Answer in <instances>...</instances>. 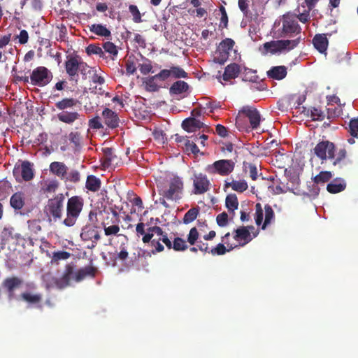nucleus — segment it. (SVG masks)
Listing matches in <instances>:
<instances>
[{
  "instance_id": "nucleus-1",
  "label": "nucleus",
  "mask_w": 358,
  "mask_h": 358,
  "mask_svg": "<svg viewBox=\"0 0 358 358\" xmlns=\"http://www.w3.org/2000/svg\"><path fill=\"white\" fill-rule=\"evenodd\" d=\"M136 231L138 237L142 236V241L144 243H148L152 248L151 252L153 254L161 252L164 250L160 241H162L168 249H173V242L160 227H150L145 230V224L139 222L136 225Z\"/></svg>"
},
{
  "instance_id": "nucleus-59",
  "label": "nucleus",
  "mask_w": 358,
  "mask_h": 358,
  "mask_svg": "<svg viewBox=\"0 0 358 358\" xmlns=\"http://www.w3.org/2000/svg\"><path fill=\"white\" fill-rule=\"evenodd\" d=\"M127 73L129 75L134 74L136 71V62L134 58L129 57L125 64Z\"/></svg>"
},
{
  "instance_id": "nucleus-37",
  "label": "nucleus",
  "mask_w": 358,
  "mask_h": 358,
  "mask_svg": "<svg viewBox=\"0 0 358 358\" xmlns=\"http://www.w3.org/2000/svg\"><path fill=\"white\" fill-rule=\"evenodd\" d=\"M242 74V80L243 81H249L252 83H255L257 81L258 76H257V71L245 67L244 70L241 72Z\"/></svg>"
},
{
  "instance_id": "nucleus-29",
  "label": "nucleus",
  "mask_w": 358,
  "mask_h": 358,
  "mask_svg": "<svg viewBox=\"0 0 358 358\" xmlns=\"http://www.w3.org/2000/svg\"><path fill=\"white\" fill-rule=\"evenodd\" d=\"M225 187H231L234 191L242 193L248 188V185L245 180H235L231 182H225Z\"/></svg>"
},
{
  "instance_id": "nucleus-9",
  "label": "nucleus",
  "mask_w": 358,
  "mask_h": 358,
  "mask_svg": "<svg viewBox=\"0 0 358 358\" xmlns=\"http://www.w3.org/2000/svg\"><path fill=\"white\" fill-rule=\"evenodd\" d=\"M235 163L231 159H220L205 168V171L210 175H220L226 176L229 175L234 169Z\"/></svg>"
},
{
  "instance_id": "nucleus-16",
  "label": "nucleus",
  "mask_w": 358,
  "mask_h": 358,
  "mask_svg": "<svg viewBox=\"0 0 358 358\" xmlns=\"http://www.w3.org/2000/svg\"><path fill=\"white\" fill-rule=\"evenodd\" d=\"M253 235L251 236L250 232L248 227L244 226L240 227L239 228L234 229L233 231V237L234 240L239 243L238 246H244L248 243H250L253 238H255L258 234L259 231H256L255 232H252Z\"/></svg>"
},
{
  "instance_id": "nucleus-33",
  "label": "nucleus",
  "mask_w": 358,
  "mask_h": 358,
  "mask_svg": "<svg viewBox=\"0 0 358 358\" xmlns=\"http://www.w3.org/2000/svg\"><path fill=\"white\" fill-rule=\"evenodd\" d=\"M188 84L182 80H178L173 83L170 87V93L172 94H180L188 90Z\"/></svg>"
},
{
  "instance_id": "nucleus-20",
  "label": "nucleus",
  "mask_w": 358,
  "mask_h": 358,
  "mask_svg": "<svg viewBox=\"0 0 358 358\" xmlns=\"http://www.w3.org/2000/svg\"><path fill=\"white\" fill-rule=\"evenodd\" d=\"M102 116L105 124L110 129H115L119 127L120 119L118 115L108 108L102 111Z\"/></svg>"
},
{
  "instance_id": "nucleus-53",
  "label": "nucleus",
  "mask_w": 358,
  "mask_h": 358,
  "mask_svg": "<svg viewBox=\"0 0 358 358\" xmlns=\"http://www.w3.org/2000/svg\"><path fill=\"white\" fill-rule=\"evenodd\" d=\"M348 132L352 137L358 138V118L350 121Z\"/></svg>"
},
{
  "instance_id": "nucleus-51",
  "label": "nucleus",
  "mask_w": 358,
  "mask_h": 358,
  "mask_svg": "<svg viewBox=\"0 0 358 358\" xmlns=\"http://www.w3.org/2000/svg\"><path fill=\"white\" fill-rule=\"evenodd\" d=\"M129 10L133 17V21L136 23H140L142 22L141 14L136 5H130L129 6Z\"/></svg>"
},
{
  "instance_id": "nucleus-43",
  "label": "nucleus",
  "mask_w": 358,
  "mask_h": 358,
  "mask_svg": "<svg viewBox=\"0 0 358 358\" xmlns=\"http://www.w3.org/2000/svg\"><path fill=\"white\" fill-rule=\"evenodd\" d=\"M71 257V253L67 251H57L52 253V263L59 264L60 260H66Z\"/></svg>"
},
{
  "instance_id": "nucleus-28",
  "label": "nucleus",
  "mask_w": 358,
  "mask_h": 358,
  "mask_svg": "<svg viewBox=\"0 0 358 358\" xmlns=\"http://www.w3.org/2000/svg\"><path fill=\"white\" fill-rule=\"evenodd\" d=\"M313 43L320 53H324L327 49L328 40L325 34H316L313 39Z\"/></svg>"
},
{
  "instance_id": "nucleus-64",
  "label": "nucleus",
  "mask_w": 358,
  "mask_h": 358,
  "mask_svg": "<svg viewBox=\"0 0 358 358\" xmlns=\"http://www.w3.org/2000/svg\"><path fill=\"white\" fill-rule=\"evenodd\" d=\"M120 231L118 225L113 224L109 227L104 226V233L106 236L116 235Z\"/></svg>"
},
{
  "instance_id": "nucleus-49",
  "label": "nucleus",
  "mask_w": 358,
  "mask_h": 358,
  "mask_svg": "<svg viewBox=\"0 0 358 358\" xmlns=\"http://www.w3.org/2000/svg\"><path fill=\"white\" fill-rule=\"evenodd\" d=\"M244 169L246 172H249V176L252 180H257L258 171L255 164L252 163L244 164Z\"/></svg>"
},
{
  "instance_id": "nucleus-44",
  "label": "nucleus",
  "mask_w": 358,
  "mask_h": 358,
  "mask_svg": "<svg viewBox=\"0 0 358 358\" xmlns=\"http://www.w3.org/2000/svg\"><path fill=\"white\" fill-rule=\"evenodd\" d=\"M86 52L87 55H97L100 57L103 58L105 56L104 51L102 48L95 44H90L86 48Z\"/></svg>"
},
{
  "instance_id": "nucleus-42",
  "label": "nucleus",
  "mask_w": 358,
  "mask_h": 358,
  "mask_svg": "<svg viewBox=\"0 0 358 358\" xmlns=\"http://www.w3.org/2000/svg\"><path fill=\"white\" fill-rule=\"evenodd\" d=\"M265 219L262 224V229H265L266 226L269 224L274 218L275 214L272 207L269 204L264 206Z\"/></svg>"
},
{
  "instance_id": "nucleus-63",
  "label": "nucleus",
  "mask_w": 358,
  "mask_h": 358,
  "mask_svg": "<svg viewBox=\"0 0 358 358\" xmlns=\"http://www.w3.org/2000/svg\"><path fill=\"white\" fill-rule=\"evenodd\" d=\"M64 179L71 182H78L80 179V173L76 170L71 171L70 173H69L68 175L66 176Z\"/></svg>"
},
{
  "instance_id": "nucleus-17",
  "label": "nucleus",
  "mask_w": 358,
  "mask_h": 358,
  "mask_svg": "<svg viewBox=\"0 0 358 358\" xmlns=\"http://www.w3.org/2000/svg\"><path fill=\"white\" fill-rule=\"evenodd\" d=\"M22 283L23 280L17 276H12L4 279L2 282V286L7 292L9 300H12L15 298V291L19 289Z\"/></svg>"
},
{
  "instance_id": "nucleus-27",
  "label": "nucleus",
  "mask_w": 358,
  "mask_h": 358,
  "mask_svg": "<svg viewBox=\"0 0 358 358\" xmlns=\"http://www.w3.org/2000/svg\"><path fill=\"white\" fill-rule=\"evenodd\" d=\"M287 69L285 66H273L267 71V76L274 80H282L287 76Z\"/></svg>"
},
{
  "instance_id": "nucleus-24",
  "label": "nucleus",
  "mask_w": 358,
  "mask_h": 358,
  "mask_svg": "<svg viewBox=\"0 0 358 358\" xmlns=\"http://www.w3.org/2000/svg\"><path fill=\"white\" fill-rule=\"evenodd\" d=\"M241 69L239 64L232 63L225 67L222 78L225 81H229L231 79H235L241 73Z\"/></svg>"
},
{
  "instance_id": "nucleus-13",
  "label": "nucleus",
  "mask_w": 358,
  "mask_h": 358,
  "mask_svg": "<svg viewBox=\"0 0 358 358\" xmlns=\"http://www.w3.org/2000/svg\"><path fill=\"white\" fill-rule=\"evenodd\" d=\"M335 145L329 141H322L319 142L314 148V154L322 162L327 160V159H334Z\"/></svg>"
},
{
  "instance_id": "nucleus-31",
  "label": "nucleus",
  "mask_w": 358,
  "mask_h": 358,
  "mask_svg": "<svg viewBox=\"0 0 358 358\" xmlns=\"http://www.w3.org/2000/svg\"><path fill=\"white\" fill-rule=\"evenodd\" d=\"M103 157L102 158V165L104 168H108L113 165L116 156L114 155L113 149L111 148H105L103 149Z\"/></svg>"
},
{
  "instance_id": "nucleus-61",
  "label": "nucleus",
  "mask_w": 358,
  "mask_h": 358,
  "mask_svg": "<svg viewBox=\"0 0 358 358\" xmlns=\"http://www.w3.org/2000/svg\"><path fill=\"white\" fill-rule=\"evenodd\" d=\"M217 224L220 227H225L228 224V215L227 213L223 212L217 215L216 217Z\"/></svg>"
},
{
  "instance_id": "nucleus-40",
  "label": "nucleus",
  "mask_w": 358,
  "mask_h": 358,
  "mask_svg": "<svg viewBox=\"0 0 358 358\" xmlns=\"http://www.w3.org/2000/svg\"><path fill=\"white\" fill-rule=\"evenodd\" d=\"M332 178V173L330 171H321L313 178V182L315 184H324Z\"/></svg>"
},
{
  "instance_id": "nucleus-36",
  "label": "nucleus",
  "mask_w": 358,
  "mask_h": 358,
  "mask_svg": "<svg viewBox=\"0 0 358 358\" xmlns=\"http://www.w3.org/2000/svg\"><path fill=\"white\" fill-rule=\"evenodd\" d=\"M224 245L225 244L224 243H218L215 248H213L210 250V253H211L213 255H223L227 252H229L238 247V245H230L228 247V248H227Z\"/></svg>"
},
{
  "instance_id": "nucleus-46",
  "label": "nucleus",
  "mask_w": 358,
  "mask_h": 358,
  "mask_svg": "<svg viewBox=\"0 0 358 358\" xmlns=\"http://www.w3.org/2000/svg\"><path fill=\"white\" fill-rule=\"evenodd\" d=\"M11 187L7 181H0V201L4 200L10 194Z\"/></svg>"
},
{
  "instance_id": "nucleus-45",
  "label": "nucleus",
  "mask_w": 358,
  "mask_h": 358,
  "mask_svg": "<svg viewBox=\"0 0 358 358\" xmlns=\"http://www.w3.org/2000/svg\"><path fill=\"white\" fill-rule=\"evenodd\" d=\"M188 248L186 241L180 237H176L173 241V249L175 251H185Z\"/></svg>"
},
{
  "instance_id": "nucleus-4",
  "label": "nucleus",
  "mask_w": 358,
  "mask_h": 358,
  "mask_svg": "<svg viewBox=\"0 0 358 358\" xmlns=\"http://www.w3.org/2000/svg\"><path fill=\"white\" fill-rule=\"evenodd\" d=\"M84 199L80 196L70 197L66 203V217L63 224L66 227H73L77 222L83 209Z\"/></svg>"
},
{
  "instance_id": "nucleus-14",
  "label": "nucleus",
  "mask_w": 358,
  "mask_h": 358,
  "mask_svg": "<svg viewBox=\"0 0 358 358\" xmlns=\"http://www.w3.org/2000/svg\"><path fill=\"white\" fill-rule=\"evenodd\" d=\"M75 266L67 264L65 266L63 274L59 278L53 280L55 286L60 289H64L71 285V280H74Z\"/></svg>"
},
{
  "instance_id": "nucleus-62",
  "label": "nucleus",
  "mask_w": 358,
  "mask_h": 358,
  "mask_svg": "<svg viewBox=\"0 0 358 358\" xmlns=\"http://www.w3.org/2000/svg\"><path fill=\"white\" fill-rule=\"evenodd\" d=\"M347 152L345 149H341L336 155V157L334 156V159H333V165L336 166L339 164L343 160H344L346 157Z\"/></svg>"
},
{
  "instance_id": "nucleus-47",
  "label": "nucleus",
  "mask_w": 358,
  "mask_h": 358,
  "mask_svg": "<svg viewBox=\"0 0 358 358\" xmlns=\"http://www.w3.org/2000/svg\"><path fill=\"white\" fill-rule=\"evenodd\" d=\"M169 71L171 77L175 78H185L187 77V73L179 66H172Z\"/></svg>"
},
{
  "instance_id": "nucleus-18",
  "label": "nucleus",
  "mask_w": 358,
  "mask_h": 358,
  "mask_svg": "<svg viewBox=\"0 0 358 358\" xmlns=\"http://www.w3.org/2000/svg\"><path fill=\"white\" fill-rule=\"evenodd\" d=\"M244 114L249 120L250 127L257 129L261 122V115L257 108L252 106H244L239 110V114Z\"/></svg>"
},
{
  "instance_id": "nucleus-41",
  "label": "nucleus",
  "mask_w": 358,
  "mask_h": 358,
  "mask_svg": "<svg viewBox=\"0 0 358 358\" xmlns=\"http://www.w3.org/2000/svg\"><path fill=\"white\" fill-rule=\"evenodd\" d=\"M329 107L327 108V119H334L338 117L342 114V108L341 106H335L333 104L328 103Z\"/></svg>"
},
{
  "instance_id": "nucleus-23",
  "label": "nucleus",
  "mask_w": 358,
  "mask_h": 358,
  "mask_svg": "<svg viewBox=\"0 0 358 358\" xmlns=\"http://www.w3.org/2000/svg\"><path fill=\"white\" fill-rule=\"evenodd\" d=\"M96 268L92 266L81 268L75 272L74 280L77 282H79L87 277L94 278L96 275Z\"/></svg>"
},
{
  "instance_id": "nucleus-15",
  "label": "nucleus",
  "mask_w": 358,
  "mask_h": 358,
  "mask_svg": "<svg viewBox=\"0 0 358 358\" xmlns=\"http://www.w3.org/2000/svg\"><path fill=\"white\" fill-rule=\"evenodd\" d=\"M193 176L194 194H202L210 189V182L206 175L194 173Z\"/></svg>"
},
{
  "instance_id": "nucleus-3",
  "label": "nucleus",
  "mask_w": 358,
  "mask_h": 358,
  "mask_svg": "<svg viewBox=\"0 0 358 358\" xmlns=\"http://www.w3.org/2000/svg\"><path fill=\"white\" fill-rule=\"evenodd\" d=\"M78 101L74 98H64L55 103L57 109L62 110L57 115V119L65 124H72L76 121L80 120L81 115L77 111L66 110L67 108H71L76 106Z\"/></svg>"
},
{
  "instance_id": "nucleus-55",
  "label": "nucleus",
  "mask_w": 358,
  "mask_h": 358,
  "mask_svg": "<svg viewBox=\"0 0 358 358\" xmlns=\"http://www.w3.org/2000/svg\"><path fill=\"white\" fill-rule=\"evenodd\" d=\"M185 150L186 152H190L194 155L199 152V149L195 142L190 139H186V142L185 143Z\"/></svg>"
},
{
  "instance_id": "nucleus-11",
  "label": "nucleus",
  "mask_w": 358,
  "mask_h": 358,
  "mask_svg": "<svg viewBox=\"0 0 358 358\" xmlns=\"http://www.w3.org/2000/svg\"><path fill=\"white\" fill-rule=\"evenodd\" d=\"M235 45L233 39L227 38L222 40L218 45L214 57V62L219 64H224L228 59L229 51L231 50Z\"/></svg>"
},
{
  "instance_id": "nucleus-6",
  "label": "nucleus",
  "mask_w": 358,
  "mask_h": 358,
  "mask_svg": "<svg viewBox=\"0 0 358 358\" xmlns=\"http://www.w3.org/2000/svg\"><path fill=\"white\" fill-rule=\"evenodd\" d=\"M65 196L62 193L56 194L53 198L48 199L45 207V212L49 217L55 221L60 220L62 217Z\"/></svg>"
},
{
  "instance_id": "nucleus-58",
  "label": "nucleus",
  "mask_w": 358,
  "mask_h": 358,
  "mask_svg": "<svg viewBox=\"0 0 358 358\" xmlns=\"http://www.w3.org/2000/svg\"><path fill=\"white\" fill-rule=\"evenodd\" d=\"M319 1V0H305L304 3L306 6L303 5V3L301 4V11H308V13L310 15V12L311 10H313L317 3Z\"/></svg>"
},
{
  "instance_id": "nucleus-8",
  "label": "nucleus",
  "mask_w": 358,
  "mask_h": 358,
  "mask_svg": "<svg viewBox=\"0 0 358 358\" xmlns=\"http://www.w3.org/2000/svg\"><path fill=\"white\" fill-rule=\"evenodd\" d=\"M26 287L27 289L20 294V299L29 306L41 308L43 299V294L36 292V285L34 282L27 283Z\"/></svg>"
},
{
  "instance_id": "nucleus-32",
  "label": "nucleus",
  "mask_w": 358,
  "mask_h": 358,
  "mask_svg": "<svg viewBox=\"0 0 358 358\" xmlns=\"http://www.w3.org/2000/svg\"><path fill=\"white\" fill-rule=\"evenodd\" d=\"M10 204L15 210H21L24 205V199L22 193L16 192L13 194L10 199Z\"/></svg>"
},
{
  "instance_id": "nucleus-10",
  "label": "nucleus",
  "mask_w": 358,
  "mask_h": 358,
  "mask_svg": "<svg viewBox=\"0 0 358 358\" xmlns=\"http://www.w3.org/2000/svg\"><path fill=\"white\" fill-rule=\"evenodd\" d=\"M53 78L52 73L45 66L35 68L29 77L32 85L44 87L50 83Z\"/></svg>"
},
{
  "instance_id": "nucleus-56",
  "label": "nucleus",
  "mask_w": 358,
  "mask_h": 358,
  "mask_svg": "<svg viewBox=\"0 0 358 358\" xmlns=\"http://www.w3.org/2000/svg\"><path fill=\"white\" fill-rule=\"evenodd\" d=\"M28 227L31 232L37 234L41 231V226L40 221L37 220H33L28 221Z\"/></svg>"
},
{
  "instance_id": "nucleus-26",
  "label": "nucleus",
  "mask_w": 358,
  "mask_h": 358,
  "mask_svg": "<svg viewBox=\"0 0 358 358\" xmlns=\"http://www.w3.org/2000/svg\"><path fill=\"white\" fill-rule=\"evenodd\" d=\"M68 167L63 162H54L50 164V171L64 180L67 175Z\"/></svg>"
},
{
  "instance_id": "nucleus-50",
  "label": "nucleus",
  "mask_w": 358,
  "mask_h": 358,
  "mask_svg": "<svg viewBox=\"0 0 358 358\" xmlns=\"http://www.w3.org/2000/svg\"><path fill=\"white\" fill-rule=\"evenodd\" d=\"M310 117L314 121H322L324 119L325 114L321 109L313 107L310 109Z\"/></svg>"
},
{
  "instance_id": "nucleus-21",
  "label": "nucleus",
  "mask_w": 358,
  "mask_h": 358,
  "mask_svg": "<svg viewBox=\"0 0 358 358\" xmlns=\"http://www.w3.org/2000/svg\"><path fill=\"white\" fill-rule=\"evenodd\" d=\"M80 60L81 59L78 56H71L65 62L66 73L72 80L76 76H78Z\"/></svg>"
},
{
  "instance_id": "nucleus-52",
  "label": "nucleus",
  "mask_w": 358,
  "mask_h": 358,
  "mask_svg": "<svg viewBox=\"0 0 358 358\" xmlns=\"http://www.w3.org/2000/svg\"><path fill=\"white\" fill-rule=\"evenodd\" d=\"M263 208L262 204L260 203H257L255 205V223L257 225L259 226L263 222Z\"/></svg>"
},
{
  "instance_id": "nucleus-35",
  "label": "nucleus",
  "mask_w": 358,
  "mask_h": 358,
  "mask_svg": "<svg viewBox=\"0 0 358 358\" xmlns=\"http://www.w3.org/2000/svg\"><path fill=\"white\" fill-rule=\"evenodd\" d=\"M85 187L91 192H96L101 187V181L95 176L90 175L87 176Z\"/></svg>"
},
{
  "instance_id": "nucleus-30",
  "label": "nucleus",
  "mask_w": 358,
  "mask_h": 358,
  "mask_svg": "<svg viewBox=\"0 0 358 358\" xmlns=\"http://www.w3.org/2000/svg\"><path fill=\"white\" fill-rule=\"evenodd\" d=\"M157 80L158 79L155 75L144 78L143 84L145 90L149 92H157L160 88V86L157 83Z\"/></svg>"
},
{
  "instance_id": "nucleus-54",
  "label": "nucleus",
  "mask_w": 358,
  "mask_h": 358,
  "mask_svg": "<svg viewBox=\"0 0 358 358\" xmlns=\"http://www.w3.org/2000/svg\"><path fill=\"white\" fill-rule=\"evenodd\" d=\"M103 48L106 52L112 55L113 57H115L118 54L117 46L112 42L107 41L104 43L103 44Z\"/></svg>"
},
{
  "instance_id": "nucleus-48",
  "label": "nucleus",
  "mask_w": 358,
  "mask_h": 358,
  "mask_svg": "<svg viewBox=\"0 0 358 358\" xmlns=\"http://www.w3.org/2000/svg\"><path fill=\"white\" fill-rule=\"evenodd\" d=\"M144 62L138 65L139 70L143 75H147L149 73H152V66L150 60L143 58Z\"/></svg>"
},
{
  "instance_id": "nucleus-25",
  "label": "nucleus",
  "mask_w": 358,
  "mask_h": 358,
  "mask_svg": "<svg viewBox=\"0 0 358 358\" xmlns=\"http://www.w3.org/2000/svg\"><path fill=\"white\" fill-rule=\"evenodd\" d=\"M346 188V182L341 178H336L327 186V190L331 194H337L343 192Z\"/></svg>"
},
{
  "instance_id": "nucleus-34",
  "label": "nucleus",
  "mask_w": 358,
  "mask_h": 358,
  "mask_svg": "<svg viewBox=\"0 0 358 358\" xmlns=\"http://www.w3.org/2000/svg\"><path fill=\"white\" fill-rule=\"evenodd\" d=\"M91 32L104 37H110L111 36L110 31L101 24H93L90 27Z\"/></svg>"
},
{
  "instance_id": "nucleus-38",
  "label": "nucleus",
  "mask_w": 358,
  "mask_h": 358,
  "mask_svg": "<svg viewBox=\"0 0 358 358\" xmlns=\"http://www.w3.org/2000/svg\"><path fill=\"white\" fill-rule=\"evenodd\" d=\"M199 213V207L191 208L183 217V223L189 224L194 221Z\"/></svg>"
},
{
  "instance_id": "nucleus-2",
  "label": "nucleus",
  "mask_w": 358,
  "mask_h": 358,
  "mask_svg": "<svg viewBox=\"0 0 358 358\" xmlns=\"http://www.w3.org/2000/svg\"><path fill=\"white\" fill-rule=\"evenodd\" d=\"M310 19L308 11H301L298 7L293 12H287L282 17V27L278 30L279 36L281 38H292L300 36L301 27L298 24L297 20L301 23H307Z\"/></svg>"
},
{
  "instance_id": "nucleus-12",
  "label": "nucleus",
  "mask_w": 358,
  "mask_h": 358,
  "mask_svg": "<svg viewBox=\"0 0 358 358\" xmlns=\"http://www.w3.org/2000/svg\"><path fill=\"white\" fill-rule=\"evenodd\" d=\"M80 238L85 242H90L87 248L93 249L96 247L98 241L101 238L99 228L92 224H87L82 229Z\"/></svg>"
},
{
  "instance_id": "nucleus-57",
  "label": "nucleus",
  "mask_w": 358,
  "mask_h": 358,
  "mask_svg": "<svg viewBox=\"0 0 358 358\" xmlns=\"http://www.w3.org/2000/svg\"><path fill=\"white\" fill-rule=\"evenodd\" d=\"M199 232L196 229V227H193L190 229L188 235H187V241L188 243L192 245H194L196 241L198 240L199 238Z\"/></svg>"
},
{
  "instance_id": "nucleus-5",
  "label": "nucleus",
  "mask_w": 358,
  "mask_h": 358,
  "mask_svg": "<svg viewBox=\"0 0 358 358\" xmlns=\"http://www.w3.org/2000/svg\"><path fill=\"white\" fill-rule=\"evenodd\" d=\"M301 41V37L298 36L292 40H277L266 42L263 46L266 52L276 54L282 52H289L296 48Z\"/></svg>"
},
{
  "instance_id": "nucleus-22",
  "label": "nucleus",
  "mask_w": 358,
  "mask_h": 358,
  "mask_svg": "<svg viewBox=\"0 0 358 358\" xmlns=\"http://www.w3.org/2000/svg\"><path fill=\"white\" fill-rule=\"evenodd\" d=\"M204 127V124L194 117L185 119L182 122V129L187 132H195Z\"/></svg>"
},
{
  "instance_id": "nucleus-39",
  "label": "nucleus",
  "mask_w": 358,
  "mask_h": 358,
  "mask_svg": "<svg viewBox=\"0 0 358 358\" xmlns=\"http://www.w3.org/2000/svg\"><path fill=\"white\" fill-rule=\"evenodd\" d=\"M225 203L228 210L234 212L238 206V201L236 195L235 194H228L226 197Z\"/></svg>"
},
{
  "instance_id": "nucleus-7",
  "label": "nucleus",
  "mask_w": 358,
  "mask_h": 358,
  "mask_svg": "<svg viewBox=\"0 0 358 358\" xmlns=\"http://www.w3.org/2000/svg\"><path fill=\"white\" fill-rule=\"evenodd\" d=\"M184 191L182 179L175 176L171 178L168 183V188L164 191L163 196L168 200L178 201L182 199Z\"/></svg>"
},
{
  "instance_id": "nucleus-19",
  "label": "nucleus",
  "mask_w": 358,
  "mask_h": 358,
  "mask_svg": "<svg viewBox=\"0 0 358 358\" xmlns=\"http://www.w3.org/2000/svg\"><path fill=\"white\" fill-rule=\"evenodd\" d=\"M13 175L16 177L21 175L22 178L25 181L31 180L34 177V173L31 163L24 161L20 166H15L13 169Z\"/></svg>"
},
{
  "instance_id": "nucleus-60",
  "label": "nucleus",
  "mask_w": 358,
  "mask_h": 358,
  "mask_svg": "<svg viewBox=\"0 0 358 358\" xmlns=\"http://www.w3.org/2000/svg\"><path fill=\"white\" fill-rule=\"evenodd\" d=\"M88 125L91 129H100L103 127V124L101 122L100 117L99 116H96L92 119H90L89 120Z\"/></svg>"
}]
</instances>
